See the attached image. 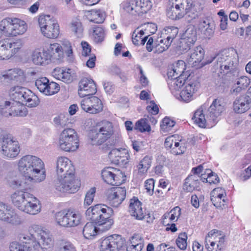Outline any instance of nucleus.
I'll list each match as a JSON object with an SVG mask.
<instances>
[{
  "mask_svg": "<svg viewBox=\"0 0 251 251\" xmlns=\"http://www.w3.org/2000/svg\"><path fill=\"white\" fill-rule=\"evenodd\" d=\"M81 108L90 114H97L103 109V104L98 97L92 96L83 99L80 103Z\"/></svg>",
  "mask_w": 251,
  "mask_h": 251,
  "instance_id": "nucleus-18",
  "label": "nucleus"
},
{
  "mask_svg": "<svg viewBox=\"0 0 251 251\" xmlns=\"http://www.w3.org/2000/svg\"><path fill=\"white\" fill-rule=\"evenodd\" d=\"M70 69H68L67 71L64 70L61 76L59 78V80H62L66 83H69L72 80V76L70 73Z\"/></svg>",
  "mask_w": 251,
  "mask_h": 251,
  "instance_id": "nucleus-58",
  "label": "nucleus"
},
{
  "mask_svg": "<svg viewBox=\"0 0 251 251\" xmlns=\"http://www.w3.org/2000/svg\"><path fill=\"white\" fill-rule=\"evenodd\" d=\"M55 189L60 192L74 193L80 186V180L75 179V173L58 176L55 181Z\"/></svg>",
  "mask_w": 251,
  "mask_h": 251,
  "instance_id": "nucleus-8",
  "label": "nucleus"
},
{
  "mask_svg": "<svg viewBox=\"0 0 251 251\" xmlns=\"http://www.w3.org/2000/svg\"><path fill=\"white\" fill-rule=\"evenodd\" d=\"M22 103L17 102H11L9 105H7L5 111H2L4 116L8 117L9 116H20L25 117L27 114L26 108Z\"/></svg>",
  "mask_w": 251,
  "mask_h": 251,
  "instance_id": "nucleus-23",
  "label": "nucleus"
},
{
  "mask_svg": "<svg viewBox=\"0 0 251 251\" xmlns=\"http://www.w3.org/2000/svg\"><path fill=\"white\" fill-rule=\"evenodd\" d=\"M1 153L9 158H15L19 153L20 146L18 142L10 134L3 136L0 141Z\"/></svg>",
  "mask_w": 251,
  "mask_h": 251,
  "instance_id": "nucleus-11",
  "label": "nucleus"
},
{
  "mask_svg": "<svg viewBox=\"0 0 251 251\" xmlns=\"http://www.w3.org/2000/svg\"><path fill=\"white\" fill-rule=\"evenodd\" d=\"M167 34L168 35L166 38L160 39V42L161 43H164V46H161L160 48L157 50L159 52H163L164 51L167 50L170 46L171 43L173 40L176 38L178 32V29L176 27H172L168 28L167 30Z\"/></svg>",
  "mask_w": 251,
  "mask_h": 251,
  "instance_id": "nucleus-31",
  "label": "nucleus"
},
{
  "mask_svg": "<svg viewBox=\"0 0 251 251\" xmlns=\"http://www.w3.org/2000/svg\"><path fill=\"white\" fill-rule=\"evenodd\" d=\"M186 151V148L182 144L178 142L175 141L174 147L171 150L172 153L175 155H178L183 153Z\"/></svg>",
  "mask_w": 251,
  "mask_h": 251,
  "instance_id": "nucleus-52",
  "label": "nucleus"
},
{
  "mask_svg": "<svg viewBox=\"0 0 251 251\" xmlns=\"http://www.w3.org/2000/svg\"><path fill=\"white\" fill-rule=\"evenodd\" d=\"M18 169L30 180L39 182L46 178L44 163L35 156L27 155L23 156L19 161Z\"/></svg>",
  "mask_w": 251,
  "mask_h": 251,
  "instance_id": "nucleus-2",
  "label": "nucleus"
},
{
  "mask_svg": "<svg viewBox=\"0 0 251 251\" xmlns=\"http://www.w3.org/2000/svg\"><path fill=\"white\" fill-rule=\"evenodd\" d=\"M208 174V180H206V182L210 184H217L219 182L220 179L217 175L209 169H206L205 172Z\"/></svg>",
  "mask_w": 251,
  "mask_h": 251,
  "instance_id": "nucleus-51",
  "label": "nucleus"
},
{
  "mask_svg": "<svg viewBox=\"0 0 251 251\" xmlns=\"http://www.w3.org/2000/svg\"><path fill=\"white\" fill-rule=\"evenodd\" d=\"M154 181L153 179L151 178L145 181V187L147 190V192L150 195H152L154 190Z\"/></svg>",
  "mask_w": 251,
  "mask_h": 251,
  "instance_id": "nucleus-59",
  "label": "nucleus"
},
{
  "mask_svg": "<svg viewBox=\"0 0 251 251\" xmlns=\"http://www.w3.org/2000/svg\"><path fill=\"white\" fill-rule=\"evenodd\" d=\"M70 28L77 37L80 38L82 36L83 28L81 22L78 20L72 21Z\"/></svg>",
  "mask_w": 251,
  "mask_h": 251,
  "instance_id": "nucleus-47",
  "label": "nucleus"
},
{
  "mask_svg": "<svg viewBox=\"0 0 251 251\" xmlns=\"http://www.w3.org/2000/svg\"><path fill=\"white\" fill-rule=\"evenodd\" d=\"M56 169L58 176L75 173V170L71 161L68 158L62 156L57 158Z\"/></svg>",
  "mask_w": 251,
  "mask_h": 251,
  "instance_id": "nucleus-22",
  "label": "nucleus"
},
{
  "mask_svg": "<svg viewBox=\"0 0 251 251\" xmlns=\"http://www.w3.org/2000/svg\"><path fill=\"white\" fill-rule=\"evenodd\" d=\"M94 222H88L83 227V234L85 238L91 239L95 236L99 232L101 231L98 229Z\"/></svg>",
  "mask_w": 251,
  "mask_h": 251,
  "instance_id": "nucleus-37",
  "label": "nucleus"
},
{
  "mask_svg": "<svg viewBox=\"0 0 251 251\" xmlns=\"http://www.w3.org/2000/svg\"><path fill=\"white\" fill-rule=\"evenodd\" d=\"M32 60L36 65H42L47 64L50 61V56L45 50L42 51L35 50L32 54Z\"/></svg>",
  "mask_w": 251,
  "mask_h": 251,
  "instance_id": "nucleus-33",
  "label": "nucleus"
},
{
  "mask_svg": "<svg viewBox=\"0 0 251 251\" xmlns=\"http://www.w3.org/2000/svg\"><path fill=\"white\" fill-rule=\"evenodd\" d=\"M97 91L96 83L92 79L83 78L79 82L78 93L80 97L94 95Z\"/></svg>",
  "mask_w": 251,
  "mask_h": 251,
  "instance_id": "nucleus-21",
  "label": "nucleus"
},
{
  "mask_svg": "<svg viewBox=\"0 0 251 251\" xmlns=\"http://www.w3.org/2000/svg\"><path fill=\"white\" fill-rule=\"evenodd\" d=\"M101 177L108 184L112 185H119L121 184V178L123 177V174L120 170L109 167L102 170Z\"/></svg>",
  "mask_w": 251,
  "mask_h": 251,
  "instance_id": "nucleus-19",
  "label": "nucleus"
},
{
  "mask_svg": "<svg viewBox=\"0 0 251 251\" xmlns=\"http://www.w3.org/2000/svg\"><path fill=\"white\" fill-rule=\"evenodd\" d=\"M225 110L223 101L218 99H215L205 115L203 113V110L198 109L195 113L193 119L195 122L201 127H205L206 123L211 125H214L218 120V117Z\"/></svg>",
  "mask_w": 251,
  "mask_h": 251,
  "instance_id": "nucleus-4",
  "label": "nucleus"
},
{
  "mask_svg": "<svg viewBox=\"0 0 251 251\" xmlns=\"http://www.w3.org/2000/svg\"><path fill=\"white\" fill-rule=\"evenodd\" d=\"M114 133L112 123L103 120L98 123L91 129L88 134L90 143L92 145L100 146L109 139Z\"/></svg>",
  "mask_w": 251,
  "mask_h": 251,
  "instance_id": "nucleus-6",
  "label": "nucleus"
},
{
  "mask_svg": "<svg viewBox=\"0 0 251 251\" xmlns=\"http://www.w3.org/2000/svg\"><path fill=\"white\" fill-rule=\"evenodd\" d=\"M30 236L20 234L19 238L20 243L29 245L34 251L41 249L43 251H51L53 241L49 232L40 226L33 225L31 226Z\"/></svg>",
  "mask_w": 251,
  "mask_h": 251,
  "instance_id": "nucleus-1",
  "label": "nucleus"
},
{
  "mask_svg": "<svg viewBox=\"0 0 251 251\" xmlns=\"http://www.w3.org/2000/svg\"><path fill=\"white\" fill-rule=\"evenodd\" d=\"M204 55V50L201 46L197 47L194 50L190 56L187 58L188 63L189 65L193 66H197L199 63H201V66L210 63L212 59L208 60L207 62H201Z\"/></svg>",
  "mask_w": 251,
  "mask_h": 251,
  "instance_id": "nucleus-27",
  "label": "nucleus"
},
{
  "mask_svg": "<svg viewBox=\"0 0 251 251\" xmlns=\"http://www.w3.org/2000/svg\"><path fill=\"white\" fill-rule=\"evenodd\" d=\"M96 193L95 188H91L86 194L84 203L85 205H90L93 200Z\"/></svg>",
  "mask_w": 251,
  "mask_h": 251,
  "instance_id": "nucleus-55",
  "label": "nucleus"
},
{
  "mask_svg": "<svg viewBox=\"0 0 251 251\" xmlns=\"http://www.w3.org/2000/svg\"><path fill=\"white\" fill-rule=\"evenodd\" d=\"M88 13L87 16L90 22L100 24L105 20V13L100 10H91Z\"/></svg>",
  "mask_w": 251,
  "mask_h": 251,
  "instance_id": "nucleus-40",
  "label": "nucleus"
},
{
  "mask_svg": "<svg viewBox=\"0 0 251 251\" xmlns=\"http://www.w3.org/2000/svg\"><path fill=\"white\" fill-rule=\"evenodd\" d=\"M38 23L42 33L47 38L54 39L59 35V25L54 20L50 19V16H40Z\"/></svg>",
  "mask_w": 251,
  "mask_h": 251,
  "instance_id": "nucleus-10",
  "label": "nucleus"
},
{
  "mask_svg": "<svg viewBox=\"0 0 251 251\" xmlns=\"http://www.w3.org/2000/svg\"><path fill=\"white\" fill-rule=\"evenodd\" d=\"M167 16L173 20H176L182 18L184 14V11L180 8L178 4H175L172 2V4H169L167 8Z\"/></svg>",
  "mask_w": 251,
  "mask_h": 251,
  "instance_id": "nucleus-34",
  "label": "nucleus"
},
{
  "mask_svg": "<svg viewBox=\"0 0 251 251\" xmlns=\"http://www.w3.org/2000/svg\"><path fill=\"white\" fill-rule=\"evenodd\" d=\"M23 72L21 69H14L8 70L0 76V79L4 80H11L16 79L18 76L23 74Z\"/></svg>",
  "mask_w": 251,
  "mask_h": 251,
  "instance_id": "nucleus-43",
  "label": "nucleus"
},
{
  "mask_svg": "<svg viewBox=\"0 0 251 251\" xmlns=\"http://www.w3.org/2000/svg\"><path fill=\"white\" fill-rule=\"evenodd\" d=\"M26 88L17 86L11 87L9 91V95L13 102H19L20 100L22 99L23 94L25 91L23 89H25Z\"/></svg>",
  "mask_w": 251,
  "mask_h": 251,
  "instance_id": "nucleus-41",
  "label": "nucleus"
},
{
  "mask_svg": "<svg viewBox=\"0 0 251 251\" xmlns=\"http://www.w3.org/2000/svg\"><path fill=\"white\" fill-rule=\"evenodd\" d=\"M61 49H62L61 46L57 43H54L50 45L46 52H47L48 55L50 56V60L51 58L59 60L63 56V51Z\"/></svg>",
  "mask_w": 251,
  "mask_h": 251,
  "instance_id": "nucleus-38",
  "label": "nucleus"
},
{
  "mask_svg": "<svg viewBox=\"0 0 251 251\" xmlns=\"http://www.w3.org/2000/svg\"><path fill=\"white\" fill-rule=\"evenodd\" d=\"M0 219L13 225L22 223L20 217L10 206L0 202Z\"/></svg>",
  "mask_w": 251,
  "mask_h": 251,
  "instance_id": "nucleus-15",
  "label": "nucleus"
},
{
  "mask_svg": "<svg viewBox=\"0 0 251 251\" xmlns=\"http://www.w3.org/2000/svg\"><path fill=\"white\" fill-rule=\"evenodd\" d=\"M105 196L110 204L117 207L125 199L126 190L122 187H111L106 190Z\"/></svg>",
  "mask_w": 251,
  "mask_h": 251,
  "instance_id": "nucleus-16",
  "label": "nucleus"
},
{
  "mask_svg": "<svg viewBox=\"0 0 251 251\" xmlns=\"http://www.w3.org/2000/svg\"><path fill=\"white\" fill-rule=\"evenodd\" d=\"M113 209L104 204H96L91 206L86 211V216L88 220L94 222L98 226V229L104 232L109 230L114 223L111 218L113 214Z\"/></svg>",
  "mask_w": 251,
  "mask_h": 251,
  "instance_id": "nucleus-3",
  "label": "nucleus"
},
{
  "mask_svg": "<svg viewBox=\"0 0 251 251\" xmlns=\"http://www.w3.org/2000/svg\"><path fill=\"white\" fill-rule=\"evenodd\" d=\"M187 235L185 232L181 233L179 234L176 240V244L178 247L181 250H185L187 247Z\"/></svg>",
  "mask_w": 251,
  "mask_h": 251,
  "instance_id": "nucleus-49",
  "label": "nucleus"
},
{
  "mask_svg": "<svg viewBox=\"0 0 251 251\" xmlns=\"http://www.w3.org/2000/svg\"><path fill=\"white\" fill-rule=\"evenodd\" d=\"M171 221H173L176 218V220L178 218L181 214V209L178 206H176L172 209L170 211Z\"/></svg>",
  "mask_w": 251,
  "mask_h": 251,
  "instance_id": "nucleus-62",
  "label": "nucleus"
},
{
  "mask_svg": "<svg viewBox=\"0 0 251 251\" xmlns=\"http://www.w3.org/2000/svg\"><path fill=\"white\" fill-rule=\"evenodd\" d=\"M92 28L94 41L96 43H100L102 42L104 38L103 29L101 27L97 25H94Z\"/></svg>",
  "mask_w": 251,
  "mask_h": 251,
  "instance_id": "nucleus-46",
  "label": "nucleus"
},
{
  "mask_svg": "<svg viewBox=\"0 0 251 251\" xmlns=\"http://www.w3.org/2000/svg\"><path fill=\"white\" fill-rule=\"evenodd\" d=\"M251 83L250 79L246 76H242L238 78L235 82V85H238L242 89L246 90Z\"/></svg>",
  "mask_w": 251,
  "mask_h": 251,
  "instance_id": "nucleus-53",
  "label": "nucleus"
},
{
  "mask_svg": "<svg viewBox=\"0 0 251 251\" xmlns=\"http://www.w3.org/2000/svg\"><path fill=\"white\" fill-rule=\"evenodd\" d=\"M62 46H61V50L63 53H65L69 57L73 55V50L70 42L67 40H64L62 42Z\"/></svg>",
  "mask_w": 251,
  "mask_h": 251,
  "instance_id": "nucleus-54",
  "label": "nucleus"
},
{
  "mask_svg": "<svg viewBox=\"0 0 251 251\" xmlns=\"http://www.w3.org/2000/svg\"><path fill=\"white\" fill-rule=\"evenodd\" d=\"M35 86L39 91L45 94L50 96L57 93L59 89V85L53 81L50 82L46 77H42L35 81Z\"/></svg>",
  "mask_w": 251,
  "mask_h": 251,
  "instance_id": "nucleus-20",
  "label": "nucleus"
},
{
  "mask_svg": "<svg viewBox=\"0 0 251 251\" xmlns=\"http://www.w3.org/2000/svg\"><path fill=\"white\" fill-rule=\"evenodd\" d=\"M185 63L182 60H178L175 64L172 66L171 68L167 73L168 78L170 77L176 76L183 79V80H186L187 79L189 74L184 72L185 70Z\"/></svg>",
  "mask_w": 251,
  "mask_h": 251,
  "instance_id": "nucleus-26",
  "label": "nucleus"
},
{
  "mask_svg": "<svg viewBox=\"0 0 251 251\" xmlns=\"http://www.w3.org/2000/svg\"><path fill=\"white\" fill-rule=\"evenodd\" d=\"M147 110L152 115H156L159 112L158 107L153 100L150 101V105L147 106Z\"/></svg>",
  "mask_w": 251,
  "mask_h": 251,
  "instance_id": "nucleus-60",
  "label": "nucleus"
},
{
  "mask_svg": "<svg viewBox=\"0 0 251 251\" xmlns=\"http://www.w3.org/2000/svg\"><path fill=\"white\" fill-rule=\"evenodd\" d=\"M125 243L121 236L114 234L102 239L100 242V251H120Z\"/></svg>",
  "mask_w": 251,
  "mask_h": 251,
  "instance_id": "nucleus-14",
  "label": "nucleus"
},
{
  "mask_svg": "<svg viewBox=\"0 0 251 251\" xmlns=\"http://www.w3.org/2000/svg\"><path fill=\"white\" fill-rule=\"evenodd\" d=\"M134 128L141 132L150 131L151 126L149 124V120L147 118L140 119L136 123Z\"/></svg>",
  "mask_w": 251,
  "mask_h": 251,
  "instance_id": "nucleus-45",
  "label": "nucleus"
},
{
  "mask_svg": "<svg viewBox=\"0 0 251 251\" xmlns=\"http://www.w3.org/2000/svg\"><path fill=\"white\" fill-rule=\"evenodd\" d=\"M181 40L183 43H191L194 44L197 40V30L194 25H190L181 35Z\"/></svg>",
  "mask_w": 251,
  "mask_h": 251,
  "instance_id": "nucleus-35",
  "label": "nucleus"
},
{
  "mask_svg": "<svg viewBox=\"0 0 251 251\" xmlns=\"http://www.w3.org/2000/svg\"><path fill=\"white\" fill-rule=\"evenodd\" d=\"M81 44L82 48V55L84 56H88L91 51L90 46L86 42H82Z\"/></svg>",
  "mask_w": 251,
  "mask_h": 251,
  "instance_id": "nucleus-63",
  "label": "nucleus"
},
{
  "mask_svg": "<svg viewBox=\"0 0 251 251\" xmlns=\"http://www.w3.org/2000/svg\"><path fill=\"white\" fill-rule=\"evenodd\" d=\"M200 83L197 81H191L186 85L179 93L178 99L185 102H188L192 99L194 93L197 91Z\"/></svg>",
  "mask_w": 251,
  "mask_h": 251,
  "instance_id": "nucleus-24",
  "label": "nucleus"
},
{
  "mask_svg": "<svg viewBox=\"0 0 251 251\" xmlns=\"http://www.w3.org/2000/svg\"><path fill=\"white\" fill-rule=\"evenodd\" d=\"M24 92L22 99L20 100L19 103L29 107H36L39 104V99L32 91L28 89H23Z\"/></svg>",
  "mask_w": 251,
  "mask_h": 251,
  "instance_id": "nucleus-29",
  "label": "nucleus"
},
{
  "mask_svg": "<svg viewBox=\"0 0 251 251\" xmlns=\"http://www.w3.org/2000/svg\"><path fill=\"white\" fill-rule=\"evenodd\" d=\"M169 80L168 84L170 89L171 91H177L183 86L186 80H183V79L177 77L176 76L173 77H170L168 78Z\"/></svg>",
  "mask_w": 251,
  "mask_h": 251,
  "instance_id": "nucleus-42",
  "label": "nucleus"
},
{
  "mask_svg": "<svg viewBox=\"0 0 251 251\" xmlns=\"http://www.w3.org/2000/svg\"><path fill=\"white\" fill-rule=\"evenodd\" d=\"M202 30L206 37L212 36L214 33L213 24L212 23L208 25V26L202 29Z\"/></svg>",
  "mask_w": 251,
  "mask_h": 251,
  "instance_id": "nucleus-64",
  "label": "nucleus"
},
{
  "mask_svg": "<svg viewBox=\"0 0 251 251\" xmlns=\"http://www.w3.org/2000/svg\"><path fill=\"white\" fill-rule=\"evenodd\" d=\"M0 28L2 34L16 36L24 34L27 29V25L25 21L19 19L8 18L0 22Z\"/></svg>",
  "mask_w": 251,
  "mask_h": 251,
  "instance_id": "nucleus-7",
  "label": "nucleus"
},
{
  "mask_svg": "<svg viewBox=\"0 0 251 251\" xmlns=\"http://www.w3.org/2000/svg\"><path fill=\"white\" fill-rule=\"evenodd\" d=\"M59 251H76V250L71 243L70 242H64L60 245Z\"/></svg>",
  "mask_w": 251,
  "mask_h": 251,
  "instance_id": "nucleus-61",
  "label": "nucleus"
},
{
  "mask_svg": "<svg viewBox=\"0 0 251 251\" xmlns=\"http://www.w3.org/2000/svg\"><path fill=\"white\" fill-rule=\"evenodd\" d=\"M33 247L28 244L12 242L9 245L10 251H32Z\"/></svg>",
  "mask_w": 251,
  "mask_h": 251,
  "instance_id": "nucleus-44",
  "label": "nucleus"
},
{
  "mask_svg": "<svg viewBox=\"0 0 251 251\" xmlns=\"http://www.w3.org/2000/svg\"><path fill=\"white\" fill-rule=\"evenodd\" d=\"M149 0H131L125 4L124 8L132 15H142L146 13L151 8Z\"/></svg>",
  "mask_w": 251,
  "mask_h": 251,
  "instance_id": "nucleus-13",
  "label": "nucleus"
},
{
  "mask_svg": "<svg viewBox=\"0 0 251 251\" xmlns=\"http://www.w3.org/2000/svg\"><path fill=\"white\" fill-rule=\"evenodd\" d=\"M13 204L19 210L29 214L35 215L40 210L38 201L32 195L22 191H17L11 196Z\"/></svg>",
  "mask_w": 251,
  "mask_h": 251,
  "instance_id": "nucleus-5",
  "label": "nucleus"
},
{
  "mask_svg": "<svg viewBox=\"0 0 251 251\" xmlns=\"http://www.w3.org/2000/svg\"><path fill=\"white\" fill-rule=\"evenodd\" d=\"M10 50L11 52H12V56L14 54L16 53L19 49H20L22 47V44L21 41H17L16 42H12L10 40Z\"/></svg>",
  "mask_w": 251,
  "mask_h": 251,
  "instance_id": "nucleus-57",
  "label": "nucleus"
},
{
  "mask_svg": "<svg viewBox=\"0 0 251 251\" xmlns=\"http://www.w3.org/2000/svg\"><path fill=\"white\" fill-rule=\"evenodd\" d=\"M141 204L137 198L134 197L130 201L129 211L131 216L135 217L136 219L142 220L145 217Z\"/></svg>",
  "mask_w": 251,
  "mask_h": 251,
  "instance_id": "nucleus-30",
  "label": "nucleus"
},
{
  "mask_svg": "<svg viewBox=\"0 0 251 251\" xmlns=\"http://www.w3.org/2000/svg\"><path fill=\"white\" fill-rule=\"evenodd\" d=\"M175 124L174 121L168 117H165L163 119L160 126L162 130L168 131L175 125Z\"/></svg>",
  "mask_w": 251,
  "mask_h": 251,
  "instance_id": "nucleus-50",
  "label": "nucleus"
},
{
  "mask_svg": "<svg viewBox=\"0 0 251 251\" xmlns=\"http://www.w3.org/2000/svg\"><path fill=\"white\" fill-rule=\"evenodd\" d=\"M14 174V173L9 174L7 176L6 179L9 186L15 189L21 186V181L19 180L18 177Z\"/></svg>",
  "mask_w": 251,
  "mask_h": 251,
  "instance_id": "nucleus-48",
  "label": "nucleus"
},
{
  "mask_svg": "<svg viewBox=\"0 0 251 251\" xmlns=\"http://www.w3.org/2000/svg\"><path fill=\"white\" fill-rule=\"evenodd\" d=\"M213 71L217 73L219 76L221 75H226L230 77L231 76H237L238 72L236 66L220 65L218 63H214L213 67Z\"/></svg>",
  "mask_w": 251,
  "mask_h": 251,
  "instance_id": "nucleus-28",
  "label": "nucleus"
},
{
  "mask_svg": "<svg viewBox=\"0 0 251 251\" xmlns=\"http://www.w3.org/2000/svg\"><path fill=\"white\" fill-rule=\"evenodd\" d=\"M57 223L65 227H73L79 225L80 223L81 215L79 213L68 211H60L55 215Z\"/></svg>",
  "mask_w": 251,
  "mask_h": 251,
  "instance_id": "nucleus-12",
  "label": "nucleus"
},
{
  "mask_svg": "<svg viewBox=\"0 0 251 251\" xmlns=\"http://www.w3.org/2000/svg\"><path fill=\"white\" fill-rule=\"evenodd\" d=\"M128 156V154L126 150H124V151H121L117 149L112 150L108 154L111 163L119 166H124L127 164Z\"/></svg>",
  "mask_w": 251,
  "mask_h": 251,
  "instance_id": "nucleus-25",
  "label": "nucleus"
},
{
  "mask_svg": "<svg viewBox=\"0 0 251 251\" xmlns=\"http://www.w3.org/2000/svg\"><path fill=\"white\" fill-rule=\"evenodd\" d=\"M216 60L214 63H218L220 65H226V64L230 66H236L234 64V58L229 55L226 54V53H220L218 54L215 58L212 59V61Z\"/></svg>",
  "mask_w": 251,
  "mask_h": 251,
  "instance_id": "nucleus-39",
  "label": "nucleus"
},
{
  "mask_svg": "<svg viewBox=\"0 0 251 251\" xmlns=\"http://www.w3.org/2000/svg\"><path fill=\"white\" fill-rule=\"evenodd\" d=\"M78 141L77 133L74 129H65L60 135L59 147L65 151H74L78 148Z\"/></svg>",
  "mask_w": 251,
  "mask_h": 251,
  "instance_id": "nucleus-9",
  "label": "nucleus"
},
{
  "mask_svg": "<svg viewBox=\"0 0 251 251\" xmlns=\"http://www.w3.org/2000/svg\"><path fill=\"white\" fill-rule=\"evenodd\" d=\"M251 108V86L249 91L237 97L233 103L234 111L236 113H244Z\"/></svg>",
  "mask_w": 251,
  "mask_h": 251,
  "instance_id": "nucleus-17",
  "label": "nucleus"
},
{
  "mask_svg": "<svg viewBox=\"0 0 251 251\" xmlns=\"http://www.w3.org/2000/svg\"><path fill=\"white\" fill-rule=\"evenodd\" d=\"M183 189L187 192H192L195 190H200V182L198 177L194 175H189L185 180Z\"/></svg>",
  "mask_w": 251,
  "mask_h": 251,
  "instance_id": "nucleus-32",
  "label": "nucleus"
},
{
  "mask_svg": "<svg viewBox=\"0 0 251 251\" xmlns=\"http://www.w3.org/2000/svg\"><path fill=\"white\" fill-rule=\"evenodd\" d=\"M10 39L0 41V60H6L12 56L10 51Z\"/></svg>",
  "mask_w": 251,
  "mask_h": 251,
  "instance_id": "nucleus-36",
  "label": "nucleus"
},
{
  "mask_svg": "<svg viewBox=\"0 0 251 251\" xmlns=\"http://www.w3.org/2000/svg\"><path fill=\"white\" fill-rule=\"evenodd\" d=\"M137 238L140 239V242L127 247L126 251H142L144 247V244L141 237L138 236Z\"/></svg>",
  "mask_w": 251,
  "mask_h": 251,
  "instance_id": "nucleus-56",
  "label": "nucleus"
}]
</instances>
